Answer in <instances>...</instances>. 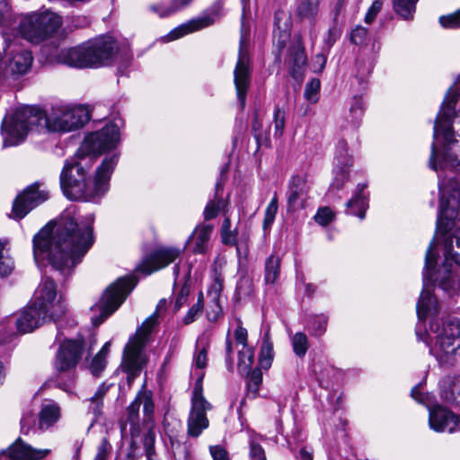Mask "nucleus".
<instances>
[{
    "mask_svg": "<svg viewBox=\"0 0 460 460\" xmlns=\"http://www.w3.org/2000/svg\"><path fill=\"white\" fill-rule=\"evenodd\" d=\"M180 254L181 251L176 248H157L143 259L137 270L145 275H150L173 262Z\"/></svg>",
    "mask_w": 460,
    "mask_h": 460,
    "instance_id": "a211bd4d",
    "label": "nucleus"
},
{
    "mask_svg": "<svg viewBox=\"0 0 460 460\" xmlns=\"http://www.w3.org/2000/svg\"><path fill=\"white\" fill-rule=\"evenodd\" d=\"M441 399L460 408V376H447L439 383Z\"/></svg>",
    "mask_w": 460,
    "mask_h": 460,
    "instance_id": "b1692460",
    "label": "nucleus"
},
{
    "mask_svg": "<svg viewBox=\"0 0 460 460\" xmlns=\"http://www.w3.org/2000/svg\"><path fill=\"white\" fill-rule=\"evenodd\" d=\"M419 0H394V12L404 20H411Z\"/></svg>",
    "mask_w": 460,
    "mask_h": 460,
    "instance_id": "ea45409f",
    "label": "nucleus"
},
{
    "mask_svg": "<svg viewBox=\"0 0 460 460\" xmlns=\"http://www.w3.org/2000/svg\"><path fill=\"white\" fill-rule=\"evenodd\" d=\"M273 122L275 128L274 136L280 137L285 128V111L279 106H276L274 109Z\"/></svg>",
    "mask_w": 460,
    "mask_h": 460,
    "instance_id": "3c124183",
    "label": "nucleus"
},
{
    "mask_svg": "<svg viewBox=\"0 0 460 460\" xmlns=\"http://www.w3.org/2000/svg\"><path fill=\"white\" fill-rule=\"evenodd\" d=\"M440 205L437 219V227L450 228L459 217L458 200L453 196L452 200L446 199L444 190L439 188Z\"/></svg>",
    "mask_w": 460,
    "mask_h": 460,
    "instance_id": "4be33fe9",
    "label": "nucleus"
},
{
    "mask_svg": "<svg viewBox=\"0 0 460 460\" xmlns=\"http://www.w3.org/2000/svg\"><path fill=\"white\" fill-rule=\"evenodd\" d=\"M252 82L251 60L248 43L243 37L239 41L238 58L234 70V84L236 90V98L243 111L246 105V95Z\"/></svg>",
    "mask_w": 460,
    "mask_h": 460,
    "instance_id": "ddd939ff",
    "label": "nucleus"
},
{
    "mask_svg": "<svg viewBox=\"0 0 460 460\" xmlns=\"http://www.w3.org/2000/svg\"><path fill=\"white\" fill-rule=\"evenodd\" d=\"M341 30L336 23L329 28L327 34L324 36L323 43V51L329 53L335 42L341 38Z\"/></svg>",
    "mask_w": 460,
    "mask_h": 460,
    "instance_id": "c03bdc74",
    "label": "nucleus"
},
{
    "mask_svg": "<svg viewBox=\"0 0 460 460\" xmlns=\"http://www.w3.org/2000/svg\"><path fill=\"white\" fill-rule=\"evenodd\" d=\"M253 292L252 280L247 277L240 278L236 283L235 297L237 300L249 297Z\"/></svg>",
    "mask_w": 460,
    "mask_h": 460,
    "instance_id": "79ce46f5",
    "label": "nucleus"
},
{
    "mask_svg": "<svg viewBox=\"0 0 460 460\" xmlns=\"http://www.w3.org/2000/svg\"><path fill=\"white\" fill-rule=\"evenodd\" d=\"M49 453V449H36L18 438L6 449L0 451V460H40Z\"/></svg>",
    "mask_w": 460,
    "mask_h": 460,
    "instance_id": "6ab92c4d",
    "label": "nucleus"
},
{
    "mask_svg": "<svg viewBox=\"0 0 460 460\" xmlns=\"http://www.w3.org/2000/svg\"><path fill=\"white\" fill-rule=\"evenodd\" d=\"M208 365V349L203 347L195 353L193 366L196 368L204 369Z\"/></svg>",
    "mask_w": 460,
    "mask_h": 460,
    "instance_id": "e2e57ef3",
    "label": "nucleus"
},
{
    "mask_svg": "<svg viewBox=\"0 0 460 460\" xmlns=\"http://www.w3.org/2000/svg\"><path fill=\"white\" fill-rule=\"evenodd\" d=\"M35 423L36 419L31 412L28 411L23 413L20 421L21 433L22 435H28L31 430H35Z\"/></svg>",
    "mask_w": 460,
    "mask_h": 460,
    "instance_id": "5fc2aeb1",
    "label": "nucleus"
},
{
    "mask_svg": "<svg viewBox=\"0 0 460 460\" xmlns=\"http://www.w3.org/2000/svg\"><path fill=\"white\" fill-rule=\"evenodd\" d=\"M62 23L60 15L45 12L24 17L18 28L22 38L31 43H40L57 35Z\"/></svg>",
    "mask_w": 460,
    "mask_h": 460,
    "instance_id": "f8f14e48",
    "label": "nucleus"
},
{
    "mask_svg": "<svg viewBox=\"0 0 460 460\" xmlns=\"http://www.w3.org/2000/svg\"><path fill=\"white\" fill-rule=\"evenodd\" d=\"M32 55L29 50H22L15 53L9 62V67L13 74L24 75L31 66Z\"/></svg>",
    "mask_w": 460,
    "mask_h": 460,
    "instance_id": "c756f323",
    "label": "nucleus"
},
{
    "mask_svg": "<svg viewBox=\"0 0 460 460\" xmlns=\"http://www.w3.org/2000/svg\"><path fill=\"white\" fill-rule=\"evenodd\" d=\"M367 183H358L351 197L346 202L345 213L351 216H356L361 220L366 217V211L368 208V196L364 194Z\"/></svg>",
    "mask_w": 460,
    "mask_h": 460,
    "instance_id": "5701e85b",
    "label": "nucleus"
},
{
    "mask_svg": "<svg viewBox=\"0 0 460 460\" xmlns=\"http://www.w3.org/2000/svg\"><path fill=\"white\" fill-rule=\"evenodd\" d=\"M61 417L58 404L53 401L42 405L39 413V429L43 430L52 427Z\"/></svg>",
    "mask_w": 460,
    "mask_h": 460,
    "instance_id": "bb28decb",
    "label": "nucleus"
},
{
    "mask_svg": "<svg viewBox=\"0 0 460 460\" xmlns=\"http://www.w3.org/2000/svg\"><path fill=\"white\" fill-rule=\"evenodd\" d=\"M321 0H301L296 8V13L301 19L308 20L314 27L316 16L319 13V4ZM310 37L313 42L316 40L317 34L313 28L310 31Z\"/></svg>",
    "mask_w": 460,
    "mask_h": 460,
    "instance_id": "a878e982",
    "label": "nucleus"
},
{
    "mask_svg": "<svg viewBox=\"0 0 460 460\" xmlns=\"http://www.w3.org/2000/svg\"><path fill=\"white\" fill-rule=\"evenodd\" d=\"M13 270V261L12 258L4 256V246L0 243V278L12 273Z\"/></svg>",
    "mask_w": 460,
    "mask_h": 460,
    "instance_id": "864d4df0",
    "label": "nucleus"
},
{
    "mask_svg": "<svg viewBox=\"0 0 460 460\" xmlns=\"http://www.w3.org/2000/svg\"><path fill=\"white\" fill-rule=\"evenodd\" d=\"M134 278L125 276L111 283L100 300L91 306V320L94 326L102 324L125 301L136 286Z\"/></svg>",
    "mask_w": 460,
    "mask_h": 460,
    "instance_id": "9d476101",
    "label": "nucleus"
},
{
    "mask_svg": "<svg viewBox=\"0 0 460 460\" xmlns=\"http://www.w3.org/2000/svg\"><path fill=\"white\" fill-rule=\"evenodd\" d=\"M91 20L85 15H75L67 18L66 26L64 31L72 32L75 30L87 28Z\"/></svg>",
    "mask_w": 460,
    "mask_h": 460,
    "instance_id": "a18cd8bd",
    "label": "nucleus"
},
{
    "mask_svg": "<svg viewBox=\"0 0 460 460\" xmlns=\"http://www.w3.org/2000/svg\"><path fill=\"white\" fill-rule=\"evenodd\" d=\"M117 58L121 62L119 68L129 65L133 55L128 43L111 34H102L75 47L62 49L54 58L58 64L84 69L111 66Z\"/></svg>",
    "mask_w": 460,
    "mask_h": 460,
    "instance_id": "20e7f679",
    "label": "nucleus"
},
{
    "mask_svg": "<svg viewBox=\"0 0 460 460\" xmlns=\"http://www.w3.org/2000/svg\"><path fill=\"white\" fill-rule=\"evenodd\" d=\"M382 6L383 2L381 0H375L366 13L365 22L367 23H371L376 17L377 13L381 11Z\"/></svg>",
    "mask_w": 460,
    "mask_h": 460,
    "instance_id": "774afa93",
    "label": "nucleus"
},
{
    "mask_svg": "<svg viewBox=\"0 0 460 460\" xmlns=\"http://www.w3.org/2000/svg\"><path fill=\"white\" fill-rule=\"evenodd\" d=\"M209 453L213 460H231L227 450L220 445L210 446Z\"/></svg>",
    "mask_w": 460,
    "mask_h": 460,
    "instance_id": "338daca9",
    "label": "nucleus"
},
{
    "mask_svg": "<svg viewBox=\"0 0 460 460\" xmlns=\"http://www.w3.org/2000/svg\"><path fill=\"white\" fill-rule=\"evenodd\" d=\"M368 31L367 28L357 25L353 28L349 33V40L351 43L355 45L361 46L366 43L367 39Z\"/></svg>",
    "mask_w": 460,
    "mask_h": 460,
    "instance_id": "603ef678",
    "label": "nucleus"
},
{
    "mask_svg": "<svg viewBox=\"0 0 460 460\" xmlns=\"http://www.w3.org/2000/svg\"><path fill=\"white\" fill-rule=\"evenodd\" d=\"M234 246L236 248L239 263H242L243 261H246L249 255L248 236H242Z\"/></svg>",
    "mask_w": 460,
    "mask_h": 460,
    "instance_id": "13d9d810",
    "label": "nucleus"
},
{
    "mask_svg": "<svg viewBox=\"0 0 460 460\" xmlns=\"http://www.w3.org/2000/svg\"><path fill=\"white\" fill-rule=\"evenodd\" d=\"M459 418L452 411L436 404L429 409V424L437 432L453 433L459 426Z\"/></svg>",
    "mask_w": 460,
    "mask_h": 460,
    "instance_id": "aec40b11",
    "label": "nucleus"
},
{
    "mask_svg": "<svg viewBox=\"0 0 460 460\" xmlns=\"http://www.w3.org/2000/svg\"><path fill=\"white\" fill-rule=\"evenodd\" d=\"M209 425L207 414H192L188 419V435L198 438Z\"/></svg>",
    "mask_w": 460,
    "mask_h": 460,
    "instance_id": "e433bc0d",
    "label": "nucleus"
},
{
    "mask_svg": "<svg viewBox=\"0 0 460 460\" xmlns=\"http://www.w3.org/2000/svg\"><path fill=\"white\" fill-rule=\"evenodd\" d=\"M111 450V445L109 440L106 438H102L98 446L97 454L93 460H107Z\"/></svg>",
    "mask_w": 460,
    "mask_h": 460,
    "instance_id": "69168bd1",
    "label": "nucleus"
},
{
    "mask_svg": "<svg viewBox=\"0 0 460 460\" xmlns=\"http://www.w3.org/2000/svg\"><path fill=\"white\" fill-rule=\"evenodd\" d=\"M181 427V423L180 420H173L170 421L167 418H164L163 420L164 431L169 437L172 443L177 438Z\"/></svg>",
    "mask_w": 460,
    "mask_h": 460,
    "instance_id": "09e8293b",
    "label": "nucleus"
},
{
    "mask_svg": "<svg viewBox=\"0 0 460 460\" xmlns=\"http://www.w3.org/2000/svg\"><path fill=\"white\" fill-rule=\"evenodd\" d=\"M459 96L460 93L457 91L448 90L435 121L433 137L437 140L440 136L442 137L443 154L438 164V150L433 141L429 164L434 171L444 168L460 171V140L456 139L454 131H451V118L455 114V104Z\"/></svg>",
    "mask_w": 460,
    "mask_h": 460,
    "instance_id": "423d86ee",
    "label": "nucleus"
},
{
    "mask_svg": "<svg viewBox=\"0 0 460 460\" xmlns=\"http://www.w3.org/2000/svg\"><path fill=\"white\" fill-rule=\"evenodd\" d=\"M107 392V388L104 386V385H102L97 391L95 392L94 395H93L90 398V401L92 404H94L93 407V411L94 413H99L101 407L102 405V397Z\"/></svg>",
    "mask_w": 460,
    "mask_h": 460,
    "instance_id": "680f3d73",
    "label": "nucleus"
},
{
    "mask_svg": "<svg viewBox=\"0 0 460 460\" xmlns=\"http://www.w3.org/2000/svg\"><path fill=\"white\" fill-rule=\"evenodd\" d=\"M309 186L305 175H292L288 182L286 191L287 211L296 212L307 206Z\"/></svg>",
    "mask_w": 460,
    "mask_h": 460,
    "instance_id": "f3484780",
    "label": "nucleus"
},
{
    "mask_svg": "<svg viewBox=\"0 0 460 460\" xmlns=\"http://www.w3.org/2000/svg\"><path fill=\"white\" fill-rule=\"evenodd\" d=\"M203 374L197 380L191 397V411L192 414H207V411L211 409V404L204 398L202 389Z\"/></svg>",
    "mask_w": 460,
    "mask_h": 460,
    "instance_id": "cd10ccee",
    "label": "nucleus"
},
{
    "mask_svg": "<svg viewBox=\"0 0 460 460\" xmlns=\"http://www.w3.org/2000/svg\"><path fill=\"white\" fill-rule=\"evenodd\" d=\"M57 297L55 281L46 277L35 291L34 298L15 318H9L7 324H14L16 333L24 334L33 332L47 321L59 322L66 314V305L60 296Z\"/></svg>",
    "mask_w": 460,
    "mask_h": 460,
    "instance_id": "39448f33",
    "label": "nucleus"
},
{
    "mask_svg": "<svg viewBox=\"0 0 460 460\" xmlns=\"http://www.w3.org/2000/svg\"><path fill=\"white\" fill-rule=\"evenodd\" d=\"M289 20V17L283 10H277L274 13V27L279 31V39L277 41V46L279 48V52L284 49L286 40L288 35L286 33V30L288 28L287 22Z\"/></svg>",
    "mask_w": 460,
    "mask_h": 460,
    "instance_id": "c9c22d12",
    "label": "nucleus"
},
{
    "mask_svg": "<svg viewBox=\"0 0 460 460\" xmlns=\"http://www.w3.org/2000/svg\"><path fill=\"white\" fill-rule=\"evenodd\" d=\"M291 343L294 353L298 358L305 357L309 348L306 335L301 332L295 333L291 339Z\"/></svg>",
    "mask_w": 460,
    "mask_h": 460,
    "instance_id": "a19ab883",
    "label": "nucleus"
},
{
    "mask_svg": "<svg viewBox=\"0 0 460 460\" xmlns=\"http://www.w3.org/2000/svg\"><path fill=\"white\" fill-rule=\"evenodd\" d=\"M84 351V340L82 336L76 339H66L60 345L56 353L54 361L55 370L58 373H69L67 380L59 376L57 378V386L66 393H72L75 383V373H71L81 360Z\"/></svg>",
    "mask_w": 460,
    "mask_h": 460,
    "instance_id": "9b49d317",
    "label": "nucleus"
},
{
    "mask_svg": "<svg viewBox=\"0 0 460 460\" xmlns=\"http://www.w3.org/2000/svg\"><path fill=\"white\" fill-rule=\"evenodd\" d=\"M334 215L330 208H320L314 218L321 226H327L333 220Z\"/></svg>",
    "mask_w": 460,
    "mask_h": 460,
    "instance_id": "4d7b16f0",
    "label": "nucleus"
},
{
    "mask_svg": "<svg viewBox=\"0 0 460 460\" xmlns=\"http://www.w3.org/2000/svg\"><path fill=\"white\" fill-rule=\"evenodd\" d=\"M93 223L92 215L79 222L75 211H64L56 221L48 223L34 234L35 262L47 261L65 278L71 276L94 243Z\"/></svg>",
    "mask_w": 460,
    "mask_h": 460,
    "instance_id": "f03ea898",
    "label": "nucleus"
},
{
    "mask_svg": "<svg viewBox=\"0 0 460 460\" xmlns=\"http://www.w3.org/2000/svg\"><path fill=\"white\" fill-rule=\"evenodd\" d=\"M119 140V129L115 124L106 125L101 130L86 136L80 147V152L84 155L76 154L75 157L66 160L60 173V187L67 199L96 201L108 191L119 155H106L97 167L93 180L91 178V171L94 159L115 148Z\"/></svg>",
    "mask_w": 460,
    "mask_h": 460,
    "instance_id": "f257e3e1",
    "label": "nucleus"
},
{
    "mask_svg": "<svg viewBox=\"0 0 460 460\" xmlns=\"http://www.w3.org/2000/svg\"><path fill=\"white\" fill-rule=\"evenodd\" d=\"M262 368L256 367L248 372L246 376V395L251 399H254L259 395V392L262 384Z\"/></svg>",
    "mask_w": 460,
    "mask_h": 460,
    "instance_id": "f704fd0d",
    "label": "nucleus"
},
{
    "mask_svg": "<svg viewBox=\"0 0 460 460\" xmlns=\"http://www.w3.org/2000/svg\"><path fill=\"white\" fill-rule=\"evenodd\" d=\"M439 23L446 29H455L460 27V10L449 15L440 16Z\"/></svg>",
    "mask_w": 460,
    "mask_h": 460,
    "instance_id": "6e6d98bb",
    "label": "nucleus"
},
{
    "mask_svg": "<svg viewBox=\"0 0 460 460\" xmlns=\"http://www.w3.org/2000/svg\"><path fill=\"white\" fill-rule=\"evenodd\" d=\"M328 315L324 314L307 315L305 323V329L311 336L322 337L327 330Z\"/></svg>",
    "mask_w": 460,
    "mask_h": 460,
    "instance_id": "c85d7f7f",
    "label": "nucleus"
},
{
    "mask_svg": "<svg viewBox=\"0 0 460 460\" xmlns=\"http://www.w3.org/2000/svg\"><path fill=\"white\" fill-rule=\"evenodd\" d=\"M156 323L157 315L153 314L137 329L125 345L120 367L122 371L127 374L128 384L140 376L147 364L148 357L145 349L150 341V335Z\"/></svg>",
    "mask_w": 460,
    "mask_h": 460,
    "instance_id": "6e6552de",
    "label": "nucleus"
},
{
    "mask_svg": "<svg viewBox=\"0 0 460 460\" xmlns=\"http://www.w3.org/2000/svg\"><path fill=\"white\" fill-rule=\"evenodd\" d=\"M321 87V82L317 78L312 79L310 82H308L305 84L304 96L305 98L311 102H316L318 100V93L320 91Z\"/></svg>",
    "mask_w": 460,
    "mask_h": 460,
    "instance_id": "8fccbe9b",
    "label": "nucleus"
},
{
    "mask_svg": "<svg viewBox=\"0 0 460 460\" xmlns=\"http://www.w3.org/2000/svg\"><path fill=\"white\" fill-rule=\"evenodd\" d=\"M281 259L276 254H270L264 263V281L266 284L274 285L280 278Z\"/></svg>",
    "mask_w": 460,
    "mask_h": 460,
    "instance_id": "7c9ffc66",
    "label": "nucleus"
},
{
    "mask_svg": "<svg viewBox=\"0 0 460 460\" xmlns=\"http://www.w3.org/2000/svg\"><path fill=\"white\" fill-rule=\"evenodd\" d=\"M430 331L436 334L430 354L439 365L453 366L460 358V322L432 319Z\"/></svg>",
    "mask_w": 460,
    "mask_h": 460,
    "instance_id": "1a4fd4ad",
    "label": "nucleus"
},
{
    "mask_svg": "<svg viewBox=\"0 0 460 460\" xmlns=\"http://www.w3.org/2000/svg\"><path fill=\"white\" fill-rule=\"evenodd\" d=\"M140 405L141 400L139 396H137L127 407V421L133 427L137 426L138 424Z\"/></svg>",
    "mask_w": 460,
    "mask_h": 460,
    "instance_id": "de8ad7c7",
    "label": "nucleus"
},
{
    "mask_svg": "<svg viewBox=\"0 0 460 460\" xmlns=\"http://www.w3.org/2000/svg\"><path fill=\"white\" fill-rule=\"evenodd\" d=\"M40 187L39 182H34L17 195L13 202V218L17 220L23 218L33 208L49 199V190Z\"/></svg>",
    "mask_w": 460,
    "mask_h": 460,
    "instance_id": "dca6fc26",
    "label": "nucleus"
},
{
    "mask_svg": "<svg viewBox=\"0 0 460 460\" xmlns=\"http://www.w3.org/2000/svg\"><path fill=\"white\" fill-rule=\"evenodd\" d=\"M434 250V241H432L426 252L425 256V265L423 269V290L420 296L416 305V312L418 318L420 320H425L428 316L436 317L439 313L438 302L436 297L426 289L429 286H433L435 282H438V287L447 292H450L455 289V278L452 274V271L447 268V263L449 261H454L452 259L447 260L445 257L444 270L439 269L438 271H435V264H436V255L433 252ZM447 251H450L454 252L452 248V242L447 243L445 246V256L447 255Z\"/></svg>",
    "mask_w": 460,
    "mask_h": 460,
    "instance_id": "0eeeda50",
    "label": "nucleus"
},
{
    "mask_svg": "<svg viewBox=\"0 0 460 460\" xmlns=\"http://www.w3.org/2000/svg\"><path fill=\"white\" fill-rule=\"evenodd\" d=\"M307 57L305 55L301 36H297L296 42L289 48V63L291 64L292 73L306 64Z\"/></svg>",
    "mask_w": 460,
    "mask_h": 460,
    "instance_id": "2f4dec72",
    "label": "nucleus"
},
{
    "mask_svg": "<svg viewBox=\"0 0 460 460\" xmlns=\"http://www.w3.org/2000/svg\"><path fill=\"white\" fill-rule=\"evenodd\" d=\"M155 433L149 430L144 437L143 446L146 451V456L151 460L152 456L155 454Z\"/></svg>",
    "mask_w": 460,
    "mask_h": 460,
    "instance_id": "0e129e2a",
    "label": "nucleus"
},
{
    "mask_svg": "<svg viewBox=\"0 0 460 460\" xmlns=\"http://www.w3.org/2000/svg\"><path fill=\"white\" fill-rule=\"evenodd\" d=\"M278 210L279 198L277 193L275 192L264 212V218L262 222V229L264 234H267L270 231L271 226L275 221Z\"/></svg>",
    "mask_w": 460,
    "mask_h": 460,
    "instance_id": "58836bf2",
    "label": "nucleus"
},
{
    "mask_svg": "<svg viewBox=\"0 0 460 460\" xmlns=\"http://www.w3.org/2000/svg\"><path fill=\"white\" fill-rule=\"evenodd\" d=\"M193 0H163L158 4H151L149 10L160 18L172 16L188 7Z\"/></svg>",
    "mask_w": 460,
    "mask_h": 460,
    "instance_id": "393cba45",
    "label": "nucleus"
},
{
    "mask_svg": "<svg viewBox=\"0 0 460 460\" xmlns=\"http://www.w3.org/2000/svg\"><path fill=\"white\" fill-rule=\"evenodd\" d=\"M249 460H267L265 450L255 435L249 438Z\"/></svg>",
    "mask_w": 460,
    "mask_h": 460,
    "instance_id": "37998d69",
    "label": "nucleus"
},
{
    "mask_svg": "<svg viewBox=\"0 0 460 460\" xmlns=\"http://www.w3.org/2000/svg\"><path fill=\"white\" fill-rule=\"evenodd\" d=\"M221 204L222 203H218L217 199L209 200L204 208V218L206 220H211L215 218L218 215Z\"/></svg>",
    "mask_w": 460,
    "mask_h": 460,
    "instance_id": "052dcab7",
    "label": "nucleus"
},
{
    "mask_svg": "<svg viewBox=\"0 0 460 460\" xmlns=\"http://www.w3.org/2000/svg\"><path fill=\"white\" fill-rule=\"evenodd\" d=\"M106 363L107 361L106 358H104V355H96L90 364L91 373L95 376H100L105 368Z\"/></svg>",
    "mask_w": 460,
    "mask_h": 460,
    "instance_id": "bf43d9fd",
    "label": "nucleus"
},
{
    "mask_svg": "<svg viewBox=\"0 0 460 460\" xmlns=\"http://www.w3.org/2000/svg\"><path fill=\"white\" fill-rule=\"evenodd\" d=\"M274 358L273 342L270 339V332H267L261 341L259 354V367L268 370L272 364Z\"/></svg>",
    "mask_w": 460,
    "mask_h": 460,
    "instance_id": "473e14b6",
    "label": "nucleus"
},
{
    "mask_svg": "<svg viewBox=\"0 0 460 460\" xmlns=\"http://www.w3.org/2000/svg\"><path fill=\"white\" fill-rule=\"evenodd\" d=\"M42 120L51 125L54 130L67 132L82 128L90 120V114L84 106L65 104L53 107L52 114L49 118L38 107L17 108L2 121L3 146L20 145L25 139L31 127L40 125Z\"/></svg>",
    "mask_w": 460,
    "mask_h": 460,
    "instance_id": "7ed1b4c3",
    "label": "nucleus"
},
{
    "mask_svg": "<svg viewBox=\"0 0 460 460\" xmlns=\"http://www.w3.org/2000/svg\"><path fill=\"white\" fill-rule=\"evenodd\" d=\"M375 66V58L370 57L359 56L356 60L355 78L358 84L365 88L366 78L371 74Z\"/></svg>",
    "mask_w": 460,
    "mask_h": 460,
    "instance_id": "72a5a7b5",
    "label": "nucleus"
},
{
    "mask_svg": "<svg viewBox=\"0 0 460 460\" xmlns=\"http://www.w3.org/2000/svg\"><path fill=\"white\" fill-rule=\"evenodd\" d=\"M254 362V350L252 348L244 346L238 352V366L243 369H251Z\"/></svg>",
    "mask_w": 460,
    "mask_h": 460,
    "instance_id": "49530a36",
    "label": "nucleus"
},
{
    "mask_svg": "<svg viewBox=\"0 0 460 460\" xmlns=\"http://www.w3.org/2000/svg\"><path fill=\"white\" fill-rule=\"evenodd\" d=\"M223 6L224 0H216L199 16L174 28L166 37L170 40H174L189 33L211 26L222 15Z\"/></svg>",
    "mask_w": 460,
    "mask_h": 460,
    "instance_id": "2eb2a0df",
    "label": "nucleus"
},
{
    "mask_svg": "<svg viewBox=\"0 0 460 460\" xmlns=\"http://www.w3.org/2000/svg\"><path fill=\"white\" fill-rule=\"evenodd\" d=\"M364 114V103L361 96H354L347 119L353 128H358Z\"/></svg>",
    "mask_w": 460,
    "mask_h": 460,
    "instance_id": "4c0bfd02",
    "label": "nucleus"
},
{
    "mask_svg": "<svg viewBox=\"0 0 460 460\" xmlns=\"http://www.w3.org/2000/svg\"><path fill=\"white\" fill-rule=\"evenodd\" d=\"M352 166V158L348 154V145L345 140H341L337 146L334 158L333 180L329 186L328 195L335 197L338 200L341 199L339 191L342 190L345 184L349 181V172Z\"/></svg>",
    "mask_w": 460,
    "mask_h": 460,
    "instance_id": "4468645a",
    "label": "nucleus"
},
{
    "mask_svg": "<svg viewBox=\"0 0 460 460\" xmlns=\"http://www.w3.org/2000/svg\"><path fill=\"white\" fill-rule=\"evenodd\" d=\"M213 226L208 224H199L189 236L185 248L192 254H206L211 248Z\"/></svg>",
    "mask_w": 460,
    "mask_h": 460,
    "instance_id": "412c9836",
    "label": "nucleus"
}]
</instances>
